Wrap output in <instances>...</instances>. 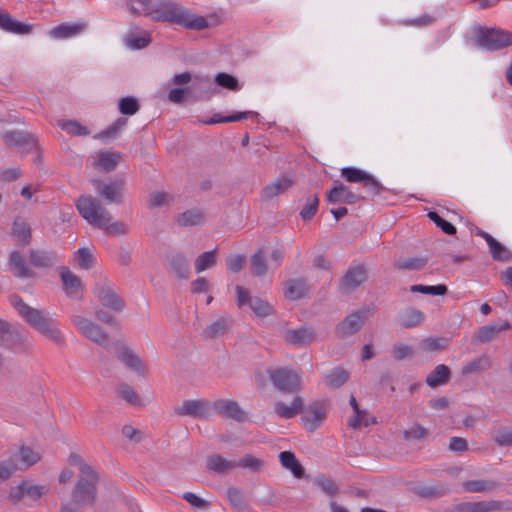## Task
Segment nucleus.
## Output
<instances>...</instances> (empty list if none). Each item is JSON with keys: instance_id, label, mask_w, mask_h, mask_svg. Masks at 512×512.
Segmentation results:
<instances>
[{"instance_id": "obj_1", "label": "nucleus", "mask_w": 512, "mask_h": 512, "mask_svg": "<svg viewBox=\"0 0 512 512\" xmlns=\"http://www.w3.org/2000/svg\"><path fill=\"white\" fill-rule=\"evenodd\" d=\"M9 302L25 322L34 330L60 347L66 345V338L64 334L57 326L56 321L51 318L48 313L44 310L29 306L19 295L16 294L9 297Z\"/></svg>"}, {"instance_id": "obj_2", "label": "nucleus", "mask_w": 512, "mask_h": 512, "mask_svg": "<svg viewBox=\"0 0 512 512\" xmlns=\"http://www.w3.org/2000/svg\"><path fill=\"white\" fill-rule=\"evenodd\" d=\"M79 214L92 226L104 229L111 235H124L128 227L123 222H111L110 212L102 205L101 201L91 195H82L76 201Z\"/></svg>"}, {"instance_id": "obj_3", "label": "nucleus", "mask_w": 512, "mask_h": 512, "mask_svg": "<svg viewBox=\"0 0 512 512\" xmlns=\"http://www.w3.org/2000/svg\"><path fill=\"white\" fill-rule=\"evenodd\" d=\"M99 482L98 472L79 475L71 491V501L62 503L60 512H78L79 508L94 506L98 498Z\"/></svg>"}, {"instance_id": "obj_4", "label": "nucleus", "mask_w": 512, "mask_h": 512, "mask_svg": "<svg viewBox=\"0 0 512 512\" xmlns=\"http://www.w3.org/2000/svg\"><path fill=\"white\" fill-rule=\"evenodd\" d=\"M150 17L155 21L174 23L191 30H204L209 27L205 17L195 15L174 4L161 5V8L155 7L150 12Z\"/></svg>"}, {"instance_id": "obj_5", "label": "nucleus", "mask_w": 512, "mask_h": 512, "mask_svg": "<svg viewBox=\"0 0 512 512\" xmlns=\"http://www.w3.org/2000/svg\"><path fill=\"white\" fill-rule=\"evenodd\" d=\"M71 321L79 333L87 340L95 343L107 351L113 346L119 345V341L113 339L99 324L81 315H72Z\"/></svg>"}, {"instance_id": "obj_6", "label": "nucleus", "mask_w": 512, "mask_h": 512, "mask_svg": "<svg viewBox=\"0 0 512 512\" xmlns=\"http://www.w3.org/2000/svg\"><path fill=\"white\" fill-rule=\"evenodd\" d=\"M476 45L486 50H500L512 45V32L498 28L477 27Z\"/></svg>"}, {"instance_id": "obj_7", "label": "nucleus", "mask_w": 512, "mask_h": 512, "mask_svg": "<svg viewBox=\"0 0 512 512\" xmlns=\"http://www.w3.org/2000/svg\"><path fill=\"white\" fill-rule=\"evenodd\" d=\"M267 375L273 386L285 394H292L301 389V376L293 369L269 368Z\"/></svg>"}, {"instance_id": "obj_8", "label": "nucleus", "mask_w": 512, "mask_h": 512, "mask_svg": "<svg viewBox=\"0 0 512 512\" xmlns=\"http://www.w3.org/2000/svg\"><path fill=\"white\" fill-rule=\"evenodd\" d=\"M47 491L48 489L43 485H35L29 480H23L10 488L8 499L14 505L24 502L28 506H33Z\"/></svg>"}, {"instance_id": "obj_9", "label": "nucleus", "mask_w": 512, "mask_h": 512, "mask_svg": "<svg viewBox=\"0 0 512 512\" xmlns=\"http://www.w3.org/2000/svg\"><path fill=\"white\" fill-rule=\"evenodd\" d=\"M0 347L12 351H23L27 348L26 338L19 328L0 318Z\"/></svg>"}, {"instance_id": "obj_10", "label": "nucleus", "mask_w": 512, "mask_h": 512, "mask_svg": "<svg viewBox=\"0 0 512 512\" xmlns=\"http://www.w3.org/2000/svg\"><path fill=\"white\" fill-rule=\"evenodd\" d=\"M94 294L105 308L115 312H121L125 308V302L115 292L106 277L95 283Z\"/></svg>"}, {"instance_id": "obj_11", "label": "nucleus", "mask_w": 512, "mask_h": 512, "mask_svg": "<svg viewBox=\"0 0 512 512\" xmlns=\"http://www.w3.org/2000/svg\"><path fill=\"white\" fill-rule=\"evenodd\" d=\"M92 184L96 193L102 196L108 204H121L123 202L124 178H118L109 183H104L100 179H93Z\"/></svg>"}, {"instance_id": "obj_12", "label": "nucleus", "mask_w": 512, "mask_h": 512, "mask_svg": "<svg viewBox=\"0 0 512 512\" xmlns=\"http://www.w3.org/2000/svg\"><path fill=\"white\" fill-rule=\"evenodd\" d=\"M368 279V270L365 265L359 264L348 268L339 283V289L344 294H349Z\"/></svg>"}, {"instance_id": "obj_13", "label": "nucleus", "mask_w": 512, "mask_h": 512, "mask_svg": "<svg viewBox=\"0 0 512 512\" xmlns=\"http://www.w3.org/2000/svg\"><path fill=\"white\" fill-rule=\"evenodd\" d=\"M367 312L357 310L347 315L335 328V335L345 339L357 333L365 323Z\"/></svg>"}, {"instance_id": "obj_14", "label": "nucleus", "mask_w": 512, "mask_h": 512, "mask_svg": "<svg viewBox=\"0 0 512 512\" xmlns=\"http://www.w3.org/2000/svg\"><path fill=\"white\" fill-rule=\"evenodd\" d=\"M57 271L65 295L71 299L81 300L83 298V284L81 279L66 266H59Z\"/></svg>"}, {"instance_id": "obj_15", "label": "nucleus", "mask_w": 512, "mask_h": 512, "mask_svg": "<svg viewBox=\"0 0 512 512\" xmlns=\"http://www.w3.org/2000/svg\"><path fill=\"white\" fill-rule=\"evenodd\" d=\"M211 404L203 399L185 400L181 405L174 407L177 416H189L193 418H207L210 414Z\"/></svg>"}, {"instance_id": "obj_16", "label": "nucleus", "mask_w": 512, "mask_h": 512, "mask_svg": "<svg viewBox=\"0 0 512 512\" xmlns=\"http://www.w3.org/2000/svg\"><path fill=\"white\" fill-rule=\"evenodd\" d=\"M215 413L227 419H233L236 422L247 420V413L241 408L238 402L231 399H217L211 404Z\"/></svg>"}, {"instance_id": "obj_17", "label": "nucleus", "mask_w": 512, "mask_h": 512, "mask_svg": "<svg viewBox=\"0 0 512 512\" xmlns=\"http://www.w3.org/2000/svg\"><path fill=\"white\" fill-rule=\"evenodd\" d=\"M3 139L7 145L20 148L25 153L38 149L35 136L27 131H8L3 134Z\"/></svg>"}, {"instance_id": "obj_18", "label": "nucleus", "mask_w": 512, "mask_h": 512, "mask_svg": "<svg viewBox=\"0 0 512 512\" xmlns=\"http://www.w3.org/2000/svg\"><path fill=\"white\" fill-rule=\"evenodd\" d=\"M116 357L123 362L128 368L141 376L147 374V369L141 358L128 346L119 341V345L113 346Z\"/></svg>"}, {"instance_id": "obj_19", "label": "nucleus", "mask_w": 512, "mask_h": 512, "mask_svg": "<svg viewBox=\"0 0 512 512\" xmlns=\"http://www.w3.org/2000/svg\"><path fill=\"white\" fill-rule=\"evenodd\" d=\"M303 412L305 413L302 416L303 424L310 432L319 428L327 417L326 408L319 401L311 403Z\"/></svg>"}, {"instance_id": "obj_20", "label": "nucleus", "mask_w": 512, "mask_h": 512, "mask_svg": "<svg viewBox=\"0 0 512 512\" xmlns=\"http://www.w3.org/2000/svg\"><path fill=\"white\" fill-rule=\"evenodd\" d=\"M192 79L193 76L190 72L175 74L171 82L177 87L170 90L168 94L169 101L175 104H182L185 101V98L192 93V88H182L181 86L190 83Z\"/></svg>"}, {"instance_id": "obj_21", "label": "nucleus", "mask_w": 512, "mask_h": 512, "mask_svg": "<svg viewBox=\"0 0 512 512\" xmlns=\"http://www.w3.org/2000/svg\"><path fill=\"white\" fill-rule=\"evenodd\" d=\"M362 200H364L363 196L352 192L342 183L336 184L327 192V201L330 204H356Z\"/></svg>"}, {"instance_id": "obj_22", "label": "nucleus", "mask_w": 512, "mask_h": 512, "mask_svg": "<svg viewBox=\"0 0 512 512\" xmlns=\"http://www.w3.org/2000/svg\"><path fill=\"white\" fill-rule=\"evenodd\" d=\"M286 342L303 347L311 344L317 338V333L312 327L302 326L298 329H289L285 332Z\"/></svg>"}, {"instance_id": "obj_23", "label": "nucleus", "mask_w": 512, "mask_h": 512, "mask_svg": "<svg viewBox=\"0 0 512 512\" xmlns=\"http://www.w3.org/2000/svg\"><path fill=\"white\" fill-rule=\"evenodd\" d=\"M59 257L55 251L44 249H30L29 261L39 269H50L58 262Z\"/></svg>"}, {"instance_id": "obj_24", "label": "nucleus", "mask_w": 512, "mask_h": 512, "mask_svg": "<svg viewBox=\"0 0 512 512\" xmlns=\"http://www.w3.org/2000/svg\"><path fill=\"white\" fill-rule=\"evenodd\" d=\"M509 329H511V323L509 321L481 326L474 334L473 341L478 343H488L495 340L501 331Z\"/></svg>"}, {"instance_id": "obj_25", "label": "nucleus", "mask_w": 512, "mask_h": 512, "mask_svg": "<svg viewBox=\"0 0 512 512\" xmlns=\"http://www.w3.org/2000/svg\"><path fill=\"white\" fill-rule=\"evenodd\" d=\"M309 286L305 278L289 279L284 282V295L291 301H297L308 294Z\"/></svg>"}, {"instance_id": "obj_26", "label": "nucleus", "mask_w": 512, "mask_h": 512, "mask_svg": "<svg viewBox=\"0 0 512 512\" xmlns=\"http://www.w3.org/2000/svg\"><path fill=\"white\" fill-rule=\"evenodd\" d=\"M86 22L62 23L49 31V36L53 39H67L81 34L87 29Z\"/></svg>"}, {"instance_id": "obj_27", "label": "nucleus", "mask_w": 512, "mask_h": 512, "mask_svg": "<svg viewBox=\"0 0 512 512\" xmlns=\"http://www.w3.org/2000/svg\"><path fill=\"white\" fill-rule=\"evenodd\" d=\"M0 28L10 33L26 35L32 32L33 25L19 22L7 12H0Z\"/></svg>"}, {"instance_id": "obj_28", "label": "nucleus", "mask_w": 512, "mask_h": 512, "mask_svg": "<svg viewBox=\"0 0 512 512\" xmlns=\"http://www.w3.org/2000/svg\"><path fill=\"white\" fill-rule=\"evenodd\" d=\"M304 411L303 399L300 396H295L290 405L283 401L274 403V412L281 418L291 419Z\"/></svg>"}, {"instance_id": "obj_29", "label": "nucleus", "mask_w": 512, "mask_h": 512, "mask_svg": "<svg viewBox=\"0 0 512 512\" xmlns=\"http://www.w3.org/2000/svg\"><path fill=\"white\" fill-rule=\"evenodd\" d=\"M167 260L171 271L179 279H187L189 277V261L181 252H171L167 254Z\"/></svg>"}, {"instance_id": "obj_30", "label": "nucleus", "mask_w": 512, "mask_h": 512, "mask_svg": "<svg viewBox=\"0 0 512 512\" xmlns=\"http://www.w3.org/2000/svg\"><path fill=\"white\" fill-rule=\"evenodd\" d=\"M293 183V180L287 176L277 178L262 189L261 198L264 200H271L291 188Z\"/></svg>"}, {"instance_id": "obj_31", "label": "nucleus", "mask_w": 512, "mask_h": 512, "mask_svg": "<svg viewBox=\"0 0 512 512\" xmlns=\"http://www.w3.org/2000/svg\"><path fill=\"white\" fill-rule=\"evenodd\" d=\"M9 266L14 270V276L17 278H35L37 276V274L28 267L22 255L18 251L10 253Z\"/></svg>"}, {"instance_id": "obj_32", "label": "nucleus", "mask_w": 512, "mask_h": 512, "mask_svg": "<svg viewBox=\"0 0 512 512\" xmlns=\"http://www.w3.org/2000/svg\"><path fill=\"white\" fill-rule=\"evenodd\" d=\"M122 159L123 156L119 152L100 151L94 167L108 173L114 171Z\"/></svg>"}, {"instance_id": "obj_33", "label": "nucleus", "mask_w": 512, "mask_h": 512, "mask_svg": "<svg viewBox=\"0 0 512 512\" xmlns=\"http://www.w3.org/2000/svg\"><path fill=\"white\" fill-rule=\"evenodd\" d=\"M281 465L289 470L295 478L301 479L305 477V468L291 451H283L279 454Z\"/></svg>"}, {"instance_id": "obj_34", "label": "nucleus", "mask_w": 512, "mask_h": 512, "mask_svg": "<svg viewBox=\"0 0 512 512\" xmlns=\"http://www.w3.org/2000/svg\"><path fill=\"white\" fill-rule=\"evenodd\" d=\"M235 468V460H227L219 454H214L207 458V469L219 475L227 474L229 471Z\"/></svg>"}, {"instance_id": "obj_35", "label": "nucleus", "mask_w": 512, "mask_h": 512, "mask_svg": "<svg viewBox=\"0 0 512 512\" xmlns=\"http://www.w3.org/2000/svg\"><path fill=\"white\" fill-rule=\"evenodd\" d=\"M450 378V368L444 364H439L435 367L433 371H431L428 374L426 378V384L431 388H436L438 386L448 383Z\"/></svg>"}, {"instance_id": "obj_36", "label": "nucleus", "mask_w": 512, "mask_h": 512, "mask_svg": "<svg viewBox=\"0 0 512 512\" xmlns=\"http://www.w3.org/2000/svg\"><path fill=\"white\" fill-rule=\"evenodd\" d=\"M12 236L22 242L23 246L29 245L31 243L32 235H31V227L30 225L21 217H16L12 224Z\"/></svg>"}, {"instance_id": "obj_37", "label": "nucleus", "mask_w": 512, "mask_h": 512, "mask_svg": "<svg viewBox=\"0 0 512 512\" xmlns=\"http://www.w3.org/2000/svg\"><path fill=\"white\" fill-rule=\"evenodd\" d=\"M491 368V359L488 355H481L462 368V375L480 374Z\"/></svg>"}, {"instance_id": "obj_38", "label": "nucleus", "mask_w": 512, "mask_h": 512, "mask_svg": "<svg viewBox=\"0 0 512 512\" xmlns=\"http://www.w3.org/2000/svg\"><path fill=\"white\" fill-rule=\"evenodd\" d=\"M227 498L237 512H250L251 508L244 498L241 490L237 487H230L227 490Z\"/></svg>"}, {"instance_id": "obj_39", "label": "nucleus", "mask_w": 512, "mask_h": 512, "mask_svg": "<svg viewBox=\"0 0 512 512\" xmlns=\"http://www.w3.org/2000/svg\"><path fill=\"white\" fill-rule=\"evenodd\" d=\"M462 486L467 492L483 493L493 491L498 483L492 480H468L463 482Z\"/></svg>"}, {"instance_id": "obj_40", "label": "nucleus", "mask_w": 512, "mask_h": 512, "mask_svg": "<svg viewBox=\"0 0 512 512\" xmlns=\"http://www.w3.org/2000/svg\"><path fill=\"white\" fill-rule=\"evenodd\" d=\"M428 260V257L400 258L394 267L399 270L419 271L426 266Z\"/></svg>"}, {"instance_id": "obj_41", "label": "nucleus", "mask_w": 512, "mask_h": 512, "mask_svg": "<svg viewBox=\"0 0 512 512\" xmlns=\"http://www.w3.org/2000/svg\"><path fill=\"white\" fill-rule=\"evenodd\" d=\"M204 222V215L202 211L198 209L187 210L177 217V223L180 226L188 227V226H197L201 225Z\"/></svg>"}, {"instance_id": "obj_42", "label": "nucleus", "mask_w": 512, "mask_h": 512, "mask_svg": "<svg viewBox=\"0 0 512 512\" xmlns=\"http://www.w3.org/2000/svg\"><path fill=\"white\" fill-rule=\"evenodd\" d=\"M413 492L421 498L432 499L445 495L447 488L444 485H419L413 488Z\"/></svg>"}, {"instance_id": "obj_43", "label": "nucleus", "mask_w": 512, "mask_h": 512, "mask_svg": "<svg viewBox=\"0 0 512 512\" xmlns=\"http://www.w3.org/2000/svg\"><path fill=\"white\" fill-rule=\"evenodd\" d=\"M217 250L206 251L200 254L195 260V270L197 273L212 268L216 264Z\"/></svg>"}, {"instance_id": "obj_44", "label": "nucleus", "mask_w": 512, "mask_h": 512, "mask_svg": "<svg viewBox=\"0 0 512 512\" xmlns=\"http://www.w3.org/2000/svg\"><path fill=\"white\" fill-rule=\"evenodd\" d=\"M423 320V313L414 308H408L401 312V325L405 328L415 327Z\"/></svg>"}, {"instance_id": "obj_45", "label": "nucleus", "mask_w": 512, "mask_h": 512, "mask_svg": "<svg viewBox=\"0 0 512 512\" xmlns=\"http://www.w3.org/2000/svg\"><path fill=\"white\" fill-rule=\"evenodd\" d=\"M326 385L337 389L346 383L349 379V373L343 368H335L325 377Z\"/></svg>"}, {"instance_id": "obj_46", "label": "nucleus", "mask_w": 512, "mask_h": 512, "mask_svg": "<svg viewBox=\"0 0 512 512\" xmlns=\"http://www.w3.org/2000/svg\"><path fill=\"white\" fill-rule=\"evenodd\" d=\"M252 114H253V112H251V111L237 112L230 116H222L217 113V114H214L208 120L203 121V124L214 125V124H219V123L237 122V121L247 119Z\"/></svg>"}, {"instance_id": "obj_47", "label": "nucleus", "mask_w": 512, "mask_h": 512, "mask_svg": "<svg viewBox=\"0 0 512 512\" xmlns=\"http://www.w3.org/2000/svg\"><path fill=\"white\" fill-rule=\"evenodd\" d=\"M315 484L328 496L333 497L339 494V485L324 474H319L315 478Z\"/></svg>"}, {"instance_id": "obj_48", "label": "nucleus", "mask_w": 512, "mask_h": 512, "mask_svg": "<svg viewBox=\"0 0 512 512\" xmlns=\"http://www.w3.org/2000/svg\"><path fill=\"white\" fill-rule=\"evenodd\" d=\"M252 274L258 277L264 276L267 272L264 250L258 249L250 258Z\"/></svg>"}, {"instance_id": "obj_49", "label": "nucleus", "mask_w": 512, "mask_h": 512, "mask_svg": "<svg viewBox=\"0 0 512 512\" xmlns=\"http://www.w3.org/2000/svg\"><path fill=\"white\" fill-rule=\"evenodd\" d=\"M156 5L153 0H129L128 8L133 15H140L142 13L150 16V12L154 10Z\"/></svg>"}, {"instance_id": "obj_50", "label": "nucleus", "mask_w": 512, "mask_h": 512, "mask_svg": "<svg viewBox=\"0 0 512 512\" xmlns=\"http://www.w3.org/2000/svg\"><path fill=\"white\" fill-rule=\"evenodd\" d=\"M214 81L218 86L231 91H238L241 88L238 79L235 76L228 74L226 72L218 73L215 76Z\"/></svg>"}, {"instance_id": "obj_51", "label": "nucleus", "mask_w": 512, "mask_h": 512, "mask_svg": "<svg viewBox=\"0 0 512 512\" xmlns=\"http://www.w3.org/2000/svg\"><path fill=\"white\" fill-rule=\"evenodd\" d=\"M230 327V323L228 320L224 318H220L209 325L205 330L204 334L208 338H216L218 336L223 335L228 331Z\"/></svg>"}, {"instance_id": "obj_52", "label": "nucleus", "mask_w": 512, "mask_h": 512, "mask_svg": "<svg viewBox=\"0 0 512 512\" xmlns=\"http://www.w3.org/2000/svg\"><path fill=\"white\" fill-rule=\"evenodd\" d=\"M58 125L61 129L73 136H87L90 134V131L86 126L81 125L75 120L60 121Z\"/></svg>"}, {"instance_id": "obj_53", "label": "nucleus", "mask_w": 512, "mask_h": 512, "mask_svg": "<svg viewBox=\"0 0 512 512\" xmlns=\"http://www.w3.org/2000/svg\"><path fill=\"white\" fill-rule=\"evenodd\" d=\"M118 108L123 115H134L139 111L140 104L135 97L127 96L120 98Z\"/></svg>"}, {"instance_id": "obj_54", "label": "nucleus", "mask_w": 512, "mask_h": 512, "mask_svg": "<svg viewBox=\"0 0 512 512\" xmlns=\"http://www.w3.org/2000/svg\"><path fill=\"white\" fill-rule=\"evenodd\" d=\"M368 175L365 171L355 167H344L341 170V176L350 183L363 184Z\"/></svg>"}, {"instance_id": "obj_55", "label": "nucleus", "mask_w": 512, "mask_h": 512, "mask_svg": "<svg viewBox=\"0 0 512 512\" xmlns=\"http://www.w3.org/2000/svg\"><path fill=\"white\" fill-rule=\"evenodd\" d=\"M492 440L500 447H512V429L508 427L498 428L492 435Z\"/></svg>"}, {"instance_id": "obj_56", "label": "nucleus", "mask_w": 512, "mask_h": 512, "mask_svg": "<svg viewBox=\"0 0 512 512\" xmlns=\"http://www.w3.org/2000/svg\"><path fill=\"white\" fill-rule=\"evenodd\" d=\"M75 260L81 269L89 270L94 265V256L90 249L82 247L75 253Z\"/></svg>"}, {"instance_id": "obj_57", "label": "nucleus", "mask_w": 512, "mask_h": 512, "mask_svg": "<svg viewBox=\"0 0 512 512\" xmlns=\"http://www.w3.org/2000/svg\"><path fill=\"white\" fill-rule=\"evenodd\" d=\"M319 206L318 195H311L307 198V203L300 211V216L304 221H310L316 214Z\"/></svg>"}, {"instance_id": "obj_58", "label": "nucleus", "mask_w": 512, "mask_h": 512, "mask_svg": "<svg viewBox=\"0 0 512 512\" xmlns=\"http://www.w3.org/2000/svg\"><path fill=\"white\" fill-rule=\"evenodd\" d=\"M249 307L259 317H267L274 312L273 307L267 301L259 297H254Z\"/></svg>"}, {"instance_id": "obj_59", "label": "nucleus", "mask_w": 512, "mask_h": 512, "mask_svg": "<svg viewBox=\"0 0 512 512\" xmlns=\"http://www.w3.org/2000/svg\"><path fill=\"white\" fill-rule=\"evenodd\" d=\"M428 218L434 222V224L440 228L445 234L447 235H454L456 234V227L448 222L447 220H445L444 218H442L437 212L435 211H430L428 213Z\"/></svg>"}, {"instance_id": "obj_60", "label": "nucleus", "mask_w": 512, "mask_h": 512, "mask_svg": "<svg viewBox=\"0 0 512 512\" xmlns=\"http://www.w3.org/2000/svg\"><path fill=\"white\" fill-rule=\"evenodd\" d=\"M410 291L434 296H443L448 292V289L447 286L444 284H439L435 286H426L418 284L411 286Z\"/></svg>"}, {"instance_id": "obj_61", "label": "nucleus", "mask_w": 512, "mask_h": 512, "mask_svg": "<svg viewBox=\"0 0 512 512\" xmlns=\"http://www.w3.org/2000/svg\"><path fill=\"white\" fill-rule=\"evenodd\" d=\"M237 467L246 468L253 472H258L263 467V461L251 454H247L240 460L236 461V468Z\"/></svg>"}, {"instance_id": "obj_62", "label": "nucleus", "mask_w": 512, "mask_h": 512, "mask_svg": "<svg viewBox=\"0 0 512 512\" xmlns=\"http://www.w3.org/2000/svg\"><path fill=\"white\" fill-rule=\"evenodd\" d=\"M20 460L26 465L31 467L40 461V454L28 446H22L19 451Z\"/></svg>"}, {"instance_id": "obj_63", "label": "nucleus", "mask_w": 512, "mask_h": 512, "mask_svg": "<svg viewBox=\"0 0 512 512\" xmlns=\"http://www.w3.org/2000/svg\"><path fill=\"white\" fill-rule=\"evenodd\" d=\"M171 202H173V197L167 192L157 191L149 195L148 204L150 208H158Z\"/></svg>"}, {"instance_id": "obj_64", "label": "nucleus", "mask_w": 512, "mask_h": 512, "mask_svg": "<svg viewBox=\"0 0 512 512\" xmlns=\"http://www.w3.org/2000/svg\"><path fill=\"white\" fill-rule=\"evenodd\" d=\"M490 252L496 261L508 262L512 259V253L498 241L490 247Z\"/></svg>"}]
</instances>
